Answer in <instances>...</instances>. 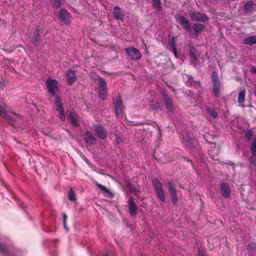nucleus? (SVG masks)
Returning <instances> with one entry per match:
<instances>
[{
    "label": "nucleus",
    "instance_id": "obj_1",
    "mask_svg": "<svg viewBox=\"0 0 256 256\" xmlns=\"http://www.w3.org/2000/svg\"><path fill=\"white\" fill-rule=\"evenodd\" d=\"M6 108L5 103L2 102L0 104V112L3 114L4 118L8 123L14 124L16 122L21 120V118L18 114L13 112H7Z\"/></svg>",
    "mask_w": 256,
    "mask_h": 256
},
{
    "label": "nucleus",
    "instance_id": "obj_2",
    "mask_svg": "<svg viewBox=\"0 0 256 256\" xmlns=\"http://www.w3.org/2000/svg\"><path fill=\"white\" fill-rule=\"evenodd\" d=\"M46 84L48 92L56 98V94L59 91L58 82L56 79L48 78L46 80Z\"/></svg>",
    "mask_w": 256,
    "mask_h": 256
},
{
    "label": "nucleus",
    "instance_id": "obj_3",
    "mask_svg": "<svg viewBox=\"0 0 256 256\" xmlns=\"http://www.w3.org/2000/svg\"><path fill=\"white\" fill-rule=\"evenodd\" d=\"M212 81L213 84V93L215 97L220 96V83L219 77L216 72H213L211 76Z\"/></svg>",
    "mask_w": 256,
    "mask_h": 256
},
{
    "label": "nucleus",
    "instance_id": "obj_4",
    "mask_svg": "<svg viewBox=\"0 0 256 256\" xmlns=\"http://www.w3.org/2000/svg\"><path fill=\"white\" fill-rule=\"evenodd\" d=\"M98 84L99 96L102 100H105L108 96L106 82L104 78H100Z\"/></svg>",
    "mask_w": 256,
    "mask_h": 256
},
{
    "label": "nucleus",
    "instance_id": "obj_5",
    "mask_svg": "<svg viewBox=\"0 0 256 256\" xmlns=\"http://www.w3.org/2000/svg\"><path fill=\"white\" fill-rule=\"evenodd\" d=\"M92 129L99 138L104 140L106 138L107 130L102 125L94 124L92 126Z\"/></svg>",
    "mask_w": 256,
    "mask_h": 256
},
{
    "label": "nucleus",
    "instance_id": "obj_6",
    "mask_svg": "<svg viewBox=\"0 0 256 256\" xmlns=\"http://www.w3.org/2000/svg\"><path fill=\"white\" fill-rule=\"evenodd\" d=\"M152 184L158 198L163 202L165 201V196L160 182L157 180L152 181Z\"/></svg>",
    "mask_w": 256,
    "mask_h": 256
},
{
    "label": "nucleus",
    "instance_id": "obj_7",
    "mask_svg": "<svg viewBox=\"0 0 256 256\" xmlns=\"http://www.w3.org/2000/svg\"><path fill=\"white\" fill-rule=\"evenodd\" d=\"M125 51L133 60H138L142 58L140 52L134 46L126 48Z\"/></svg>",
    "mask_w": 256,
    "mask_h": 256
},
{
    "label": "nucleus",
    "instance_id": "obj_8",
    "mask_svg": "<svg viewBox=\"0 0 256 256\" xmlns=\"http://www.w3.org/2000/svg\"><path fill=\"white\" fill-rule=\"evenodd\" d=\"M58 18L62 22L66 24H68L71 21L72 17L70 14L66 10L62 8L59 12Z\"/></svg>",
    "mask_w": 256,
    "mask_h": 256
},
{
    "label": "nucleus",
    "instance_id": "obj_9",
    "mask_svg": "<svg viewBox=\"0 0 256 256\" xmlns=\"http://www.w3.org/2000/svg\"><path fill=\"white\" fill-rule=\"evenodd\" d=\"M190 18L192 20L205 22L208 20L207 16L200 12H192L190 14Z\"/></svg>",
    "mask_w": 256,
    "mask_h": 256
},
{
    "label": "nucleus",
    "instance_id": "obj_10",
    "mask_svg": "<svg viewBox=\"0 0 256 256\" xmlns=\"http://www.w3.org/2000/svg\"><path fill=\"white\" fill-rule=\"evenodd\" d=\"M56 110L58 112L59 117L61 120L64 121L66 120L63 106L61 102V98L58 96H56Z\"/></svg>",
    "mask_w": 256,
    "mask_h": 256
},
{
    "label": "nucleus",
    "instance_id": "obj_11",
    "mask_svg": "<svg viewBox=\"0 0 256 256\" xmlns=\"http://www.w3.org/2000/svg\"><path fill=\"white\" fill-rule=\"evenodd\" d=\"M128 206L130 216L132 217L136 216L138 212L137 206L132 196H130L128 199Z\"/></svg>",
    "mask_w": 256,
    "mask_h": 256
},
{
    "label": "nucleus",
    "instance_id": "obj_12",
    "mask_svg": "<svg viewBox=\"0 0 256 256\" xmlns=\"http://www.w3.org/2000/svg\"><path fill=\"white\" fill-rule=\"evenodd\" d=\"M66 80L69 85H72L76 80L77 76L75 71L69 70L66 72Z\"/></svg>",
    "mask_w": 256,
    "mask_h": 256
},
{
    "label": "nucleus",
    "instance_id": "obj_13",
    "mask_svg": "<svg viewBox=\"0 0 256 256\" xmlns=\"http://www.w3.org/2000/svg\"><path fill=\"white\" fill-rule=\"evenodd\" d=\"M220 190L222 196L226 198H228L230 194L229 186L224 182L221 184Z\"/></svg>",
    "mask_w": 256,
    "mask_h": 256
},
{
    "label": "nucleus",
    "instance_id": "obj_14",
    "mask_svg": "<svg viewBox=\"0 0 256 256\" xmlns=\"http://www.w3.org/2000/svg\"><path fill=\"white\" fill-rule=\"evenodd\" d=\"M122 106V99L120 96L117 97L114 104V109L116 116H120Z\"/></svg>",
    "mask_w": 256,
    "mask_h": 256
},
{
    "label": "nucleus",
    "instance_id": "obj_15",
    "mask_svg": "<svg viewBox=\"0 0 256 256\" xmlns=\"http://www.w3.org/2000/svg\"><path fill=\"white\" fill-rule=\"evenodd\" d=\"M84 138L86 142L88 144H95L96 142V138H94L92 132L89 131H86V132Z\"/></svg>",
    "mask_w": 256,
    "mask_h": 256
},
{
    "label": "nucleus",
    "instance_id": "obj_16",
    "mask_svg": "<svg viewBox=\"0 0 256 256\" xmlns=\"http://www.w3.org/2000/svg\"><path fill=\"white\" fill-rule=\"evenodd\" d=\"M113 16L115 19H116V20H124V14L122 13V10L118 6H116L114 8L113 11Z\"/></svg>",
    "mask_w": 256,
    "mask_h": 256
},
{
    "label": "nucleus",
    "instance_id": "obj_17",
    "mask_svg": "<svg viewBox=\"0 0 256 256\" xmlns=\"http://www.w3.org/2000/svg\"><path fill=\"white\" fill-rule=\"evenodd\" d=\"M178 22L180 23V24L186 31L190 30L189 22L186 18H184V16H180L178 17Z\"/></svg>",
    "mask_w": 256,
    "mask_h": 256
},
{
    "label": "nucleus",
    "instance_id": "obj_18",
    "mask_svg": "<svg viewBox=\"0 0 256 256\" xmlns=\"http://www.w3.org/2000/svg\"><path fill=\"white\" fill-rule=\"evenodd\" d=\"M190 54L195 60H198L200 52H198L196 49L192 46H190Z\"/></svg>",
    "mask_w": 256,
    "mask_h": 256
},
{
    "label": "nucleus",
    "instance_id": "obj_19",
    "mask_svg": "<svg viewBox=\"0 0 256 256\" xmlns=\"http://www.w3.org/2000/svg\"><path fill=\"white\" fill-rule=\"evenodd\" d=\"M245 44H256V36H252L244 38L242 40Z\"/></svg>",
    "mask_w": 256,
    "mask_h": 256
},
{
    "label": "nucleus",
    "instance_id": "obj_20",
    "mask_svg": "<svg viewBox=\"0 0 256 256\" xmlns=\"http://www.w3.org/2000/svg\"><path fill=\"white\" fill-rule=\"evenodd\" d=\"M152 6L156 11L160 12L162 10V8L160 0H152Z\"/></svg>",
    "mask_w": 256,
    "mask_h": 256
},
{
    "label": "nucleus",
    "instance_id": "obj_21",
    "mask_svg": "<svg viewBox=\"0 0 256 256\" xmlns=\"http://www.w3.org/2000/svg\"><path fill=\"white\" fill-rule=\"evenodd\" d=\"M162 94L164 97L165 100V102L166 103V108L170 110H172V104L169 102V98L168 94L166 93L164 90H163Z\"/></svg>",
    "mask_w": 256,
    "mask_h": 256
},
{
    "label": "nucleus",
    "instance_id": "obj_22",
    "mask_svg": "<svg viewBox=\"0 0 256 256\" xmlns=\"http://www.w3.org/2000/svg\"><path fill=\"white\" fill-rule=\"evenodd\" d=\"M254 2L250 0L248 2L244 5V10L246 13H249L252 10Z\"/></svg>",
    "mask_w": 256,
    "mask_h": 256
},
{
    "label": "nucleus",
    "instance_id": "obj_23",
    "mask_svg": "<svg viewBox=\"0 0 256 256\" xmlns=\"http://www.w3.org/2000/svg\"><path fill=\"white\" fill-rule=\"evenodd\" d=\"M170 46L172 50V52L176 58H178L176 54V39L174 36L171 38L170 40Z\"/></svg>",
    "mask_w": 256,
    "mask_h": 256
},
{
    "label": "nucleus",
    "instance_id": "obj_24",
    "mask_svg": "<svg viewBox=\"0 0 256 256\" xmlns=\"http://www.w3.org/2000/svg\"><path fill=\"white\" fill-rule=\"evenodd\" d=\"M248 250L249 254L252 256L256 252V244L254 242H250L248 246Z\"/></svg>",
    "mask_w": 256,
    "mask_h": 256
},
{
    "label": "nucleus",
    "instance_id": "obj_25",
    "mask_svg": "<svg viewBox=\"0 0 256 256\" xmlns=\"http://www.w3.org/2000/svg\"><path fill=\"white\" fill-rule=\"evenodd\" d=\"M245 96L246 90L244 89H243L238 94V102L239 104H242L244 102L245 100Z\"/></svg>",
    "mask_w": 256,
    "mask_h": 256
},
{
    "label": "nucleus",
    "instance_id": "obj_26",
    "mask_svg": "<svg viewBox=\"0 0 256 256\" xmlns=\"http://www.w3.org/2000/svg\"><path fill=\"white\" fill-rule=\"evenodd\" d=\"M69 117L71 122L74 126H76L78 125V121L74 113L70 112V114Z\"/></svg>",
    "mask_w": 256,
    "mask_h": 256
},
{
    "label": "nucleus",
    "instance_id": "obj_27",
    "mask_svg": "<svg viewBox=\"0 0 256 256\" xmlns=\"http://www.w3.org/2000/svg\"><path fill=\"white\" fill-rule=\"evenodd\" d=\"M193 28L196 33H198L204 30V26L201 24H196Z\"/></svg>",
    "mask_w": 256,
    "mask_h": 256
},
{
    "label": "nucleus",
    "instance_id": "obj_28",
    "mask_svg": "<svg viewBox=\"0 0 256 256\" xmlns=\"http://www.w3.org/2000/svg\"><path fill=\"white\" fill-rule=\"evenodd\" d=\"M96 186L100 188V190L104 192H106L111 194L110 191L104 186H102L101 184H100L98 182H96Z\"/></svg>",
    "mask_w": 256,
    "mask_h": 256
},
{
    "label": "nucleus",
    "instance_id": "obj_29",
    "mask_svg": "<svg viewBox=\"0 0 256 256\" xmlns=\"http://www.w3.org/2000/svg\"><path fill=\"white\" fill-rule=\"evenodd\" d=\"M168 190L170 194H176L175 187L172 182H169L168 183Z\"/></svg>",
    "mask_w": 256,
    "mask_h": 256
},
{
    "label": "nucleus",
    "instance_id": "obj_30",
    "mask_svg": "<svg viewBox=\"0 0 256 256\" xmlns=\"http://www.w3.org/2000/svg\"><path fill=\"white\" fill-rule=\"evenodd\" d=\"M7 252L8 250L6 246L4 245L0 244V254L2 256H6Z\"/></svg>",
    "mask_w": 256,
    "mask_h": 256
},
{
    "label": "nucleus",
    "instance_id": "obj_31",
    "mask_svg": "<svg viewBox=\"0 0 256 256\" xmlns=\"http://www.w3.org/2000/svg\"><path fill=\"white\" fill-rule=\"evenodd\" d=\"M250 150L252 154L256 153V136L252 142V144L250 147Z\"/></svg>",
    "mask_w": 256,
    "mask_h": 256
},
{
    "label": "nucleus",
    "instance_id": "obj_32",
    "mask_svg": "<svg viewBox=\"0 0 256 256\" xmlns=\"http://www.w3.org/2000/svg\"><path fill=\"white\" fill-rule=\"evenodd\" d=\"M172 196V202L174 205L177 204L178 198L176 194H170Z\"/></svg>",
    "mask_w": 256,
    "mask_h": 256
},
{
    "label": "nucleus",
    "instance_id": "obj_33",
    "mask_svg": "<svg viewBox=\"0 0 256 256\" xmlns=\"http://www.w3.org/2000/svg\"><path fill=\"white\" fill-rule=\"evenodd\" d=\"M68 198L70 200L74 202L76 200V195L72 190H70L69 192Z\"/></svg>",
    "mask_w": 256,
    "mask_h": 256
},
{
    "label": "nucleus",
    "instance_id": "obj_34",
    "mask_svg": "<svg viewBox=\"0 0 256 256\" xmlns=\"http://www.w3.org/2000/svg\"><path fill=\"white\" fill-rule=\"evenodd\" d=\"M252 156L250 158V162L253 164H256V153L252 154Z\"/></svg>",
    "mask_w": 256,
    "mask_h": 256
},
{
    "label": "nucleus",
    "instance_id": "obj_35",
    "mask_svg": "<svg viewBox=\"0 0 256 256\" xmlns=\"http://www.w3.org/2000/svg\"><path fill=\"white\" fill-rule=\"evenodd\" d=\"M40 40V36H39V34H38V30H36V32L35 34V36H34V44L36 46L37 45V43Z\"/></svg>",
    "mask_w": 256,
    "mask_h": 256
},
{
    "label": "nucleus",
    "instance_id": "obj_36",
    "mask_svg": "<svg viewBox=\"0 0 256 256\" xmlns=\"http://www.w3.org/2000/svg\"><path fill=\"white\" fill-rule=\"evenodd\" d=\"M253 134V132L252 130H248L246 133V137L248 140H250Z\"/></svg>",
    "mask_w": 256,
    "mask_h": 256
},
{
    "label": "nucleus",
    "instance_id": "obj_37",
    "mask_svg": "<svg viewBox=\"0 0 256 256\" xmlns=\"http://www.w3.org/2000/svg\"><path fill=\"white\" fill-rule=\"evenodd\" d=\"M53 5L56 8H60L61 6L60 0H56V2L54 3Z\"/></svg>",
    "mask_w": 256,
    "mask_h": 256
},
{
    "label": "nucleus",
    "instance_id": "obj_38",
    "mask_svg": "<svg viewBox=\"0 0 256 256\" xmlns=\"http://www.w3.org/2000/svg\"><path fill=\"white\" fill-rule=\"evenodd\" d=\"M66 218H67V216H66V214H63L64 226V228L66 230H68V228H67L66 226Z\"/></svg>",
    "mask_w": 256,
    "mask_h": 256
},
{
    "label": "nucleus",
    "instance_id": "obj_39",
    "mask_svg": "<svg viewBox=\"0 0 256 256\" xmlns=\"http://www.w3.org/2000/svg\"><path fill=\"white\" fill-rule=\"evenodd\" d=\"M210 114L211 115V116L214 118H216L217 116V114L216 112L214 110H210Z\"/></svg>",
    "mask_w": 256,
    "mask_h": 256
},
{
    "label": "nucleus",
    "instance_id": "obj_40",
    "mask_svg": "<svg viewBox=\"0 0 256 256\" xmlns=\"http://www.w3.org/2000/svg\"><path fill=\"white\" fill-rule=\"evenodd\" d=\"M250 71L253 74H256V68L252 66L250 68Z\"/></svg>",
    "mask_w": 256,
    "mask_h": 256
},
{
    "label": "nucleus",
    "instance_id": "obj_41",
    "mask_svg": "<svg viewBox=\"0 0 256 256\" xmlns=\"http://www.w3.org/2000/svg\"><path fill=\"white\" fill-rule=\"evenodd\" d=\"M150 107L152 109L156 108V106H155L154 105H153V104H151L150 105Z\"/></svg>",
    "mask_w": 256,
    "mask_h": 256
},
{
    "label": "nucleus",
    "instance_id": "obj_42",
    "mask_svg": "<svg viewBox=\"0 0 256 256\" xmlns=\"http://www.w3.org/2000/svg\"><path fill=\"white\" fill-rule=\"evenodd\" d=\"M198 33H196V34H195L196 38H197L198 36Z\"/></svg>",
    "mask_w": 256,
    "mask_h": 256
},
{
    "label": "nucleus",
    "instance_id": "obj_43",
    "mask_svg": "<svg viewBox=\"0 0 256 256\" xmlns=\"http://www.w3.org/2000/svg\"><path fill=\"white\" fill-rule=\"evenodd\" d=\"M254 95H255V96L256 97V90H255V92H254Z\"/></svg>",
    "mask_w": 256,
    "mask_h": 256
},
{
    "label": "nucleus",
    "instance_id": "obj_44",
    "mask_svg": "<svg viewBox=\"0 0 256 256\" xmlns=\"http://www.w3.org/2000/svg\"><path fill=\"white\" fill-rule=\"evenodd\" d=\"M103 256H108L106 254L104 255Z\"/></svg>",
    "mask_w": 256,
    "mask_h": 256
},
{
    "label": "nucleus",
    "instance_id": "obj_45",
    "mask_svg": "<svg viewBox=\"0 0 256 256\" xmlns=\"http://www.w3.org/2000/svg\"><path fill=\"white\" fill-rule=\"evenodd\" d=\"M188 161H189L191 163H192V161H191L190 160H188Z\"/></svg>",
    "mask_w": 256,
    "mask_h": 256
}]
</instances>
